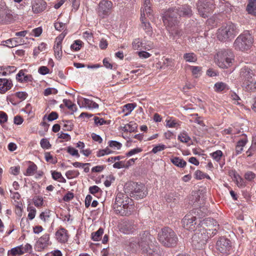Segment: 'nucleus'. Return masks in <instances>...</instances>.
Instances as JSON below:
<instances>
[{
    "instance_id": "1",
    "label": "nucleus",
    "mask_w": 256,
    "mask_h": 256,
    "mask_svg": "<svg viewBox=\"0 0 256 256\" xmlns=\"http://www.w3.org/2000/svg\"><path fill=\"white\" fill-rule=\"evenodd\" d=\"M113 208L117 214L121 216H129L134 209L132 200L126 194L118 192L116 196Z\"/></svg>"
},
{
    "instance_id": "2",
    "label": "nucleus",
    "mask_w": 256,
    "mask_h": 256,
    "mask_svg": "<svg viewBox=\"0 0 256 256\" xmlns=\"http://www.w3.org/2000/svg\"><path fill=\"white\" fill-rule=\"evenodd\" d=\"M171 14L170 12H164L162 16L163 22L173 39L178 38L183 35L184 32L178 26V20Z\"/></svg>"
},
{
    "instance_id": "3",
    "label": "nucleus",
    "mask_w": 256,
    "mask_h": 256,
    "mask_svg": "<svg viewBox=\"0 0 256 256\" xmlns=\"http://www.w3.org/2000/svg\"><path fill=\"white\" fill-rule=\"evenodd\" d=\"M158 238L163 246L168 248L175 246L178 242V238L174 232L168 227L161 230L158 234Z\"/></svg>"
},
{
    "instance_id": "4",
    "label": "nucleus",
    "mask_w": 256,
    "mask_h": 256,
    "mask_svg": "<svg viewBox=\"0 0 256 256\" xmlns=\"http://www.w3.org/2000/svg\"><path fill=\"white\" fill-rule=\"evenodd\" d=\"M234 55L232 50L222 49L218 52L215 60L218 66L222 68L230 67L234 61Z\"/></svg>"
},
{
    "instance_id": "5",
    "label": "nucleus",
    "mask_w": 256,
    "mask_h": 256,
    "mask_svg": "<svg viewBox=\"0 0 256 256\" xmlns=\"http://www.w3.org/2000/svg\"><path fill=\"white\" fill-rule=\"evenodd\" d=\"M126 192L136 200L142 199L148 194L147 189L142 183L130 182L126 184L125 186Z\"/></svg>"
},
{
    "instance_id": "6",
    "label": "nucleus",
    "mask_w": 256,
    "mask_h": 256,
    "mask_svg": "<svg viewBox=\"0 0 256 256\" xmlns=\"http://www.w3.org/2000/svg\"><path fill=\"white\" fill-rule=\"evenodd\" d=\"M253 41V38L250 34L246 32L240 34L236 38L234 42V48L236 50L244 52L250 49Z\"/></svg>"
},
{
    "instance_id": "7",
    "label": "nucleus",
    "mask_w": 256,
    "mask_h": 256,
    "mask_svg": "<svg viewBox=\"0 0 256 256\" xmlns=\"http://www.w3.org/2000/svg\"><path fill=\"white\" fill-rule=\"evenodd\" d=\"M237 32L236 25L231 22L224 24L218 30L217 38L221 42H226L234 38Z\"/></svg>"
},
{
    "instance_id": "8",
    "label": "nucleus",
    "mask_w": 256,
    "mask_h": 256,
    "mask_svg": "<svg viewBox=\"0 0 256 256\" xmlns=\"http://www.w3.org/2000/svg\"><path fill=\"white\" fill-rule=\"evenodd\" d=\"M154 242L155 238L148 232L144 231L140 234L138 245L143 252H148L149 249L156 246Z\"/></svg>"
},
{
    "instance_id": "9",
    "label": "nucleus",
    "mask_w": 256,
    "mask_h": 256,
    "mask_svg": "<svg viewBox=\"0 0 256 256\" xmlns=\"http://www.w3.org/2000/svg\"><path fill=\"white\" fill-rule=\"evenodd\" d=\"M199 14L203 18H207L211 14L214 8L212 0H199L197 3Z\"/></svg>"
},
{
    "instance_id": "10",
    "label": "nucleus",
    "mask_w": 256,
    "mask_h": 256,
    "mask_svg": "<svg viewBox=\"0 0 256 256\" xmlns=\"http://www.w3.org/2000/svg\"><path fill=\"white\" fill-rule=\"evenodd\" d=\"M200 225L202 228V230L204 232L210 236H212L216 234V228L218 226L217 222L210 218H205L200 221Z\"/></svg>"
},
{
    "instance_id": "11",
    "label": "nucleus",
    "mask_w": 256,
    "mask_h": 256,
    "mask_svg": "<svg viewBox=\"0 0 256 256\" xmlns=\"http://www.w3.org/2000/svg\"><path fill=\"white\" fill-rule=\"evenodd\" d=\"M210 237L202 230H198L192 237V244L197 249H201L206 244L208 239Z\"/></svg>"
},
{
    "instance_id": "12",
    "label": "nucleus",
    "mask_w": 256,
    "mask_h": 256,
    "mask_svg": "<svg viewBox=\"0 0 256 256\" xmlns=\"http://www.w3.org/2000/svg\"><path fill=\"white\" fill-rule=\"evenodd\" d=\"M166 12H170L172 14V16H174L178 20V16H190L192 15V10L191 8L188 4H184L178 6L170 8Z\"/></svg>"
},
{
    "instance_id": "13",
    "label": "nucleus",
    "mask_w": 256,
    "mask_h": 256,
    "mask_svg": "<svg viewBox=\"0 0 256 256\" xmlns=\"http://www.w3.org/2000/svg\"><path fill=\"white\" fill-rule=\"evenodd\" d=\"M216 249L222 254L228 255L232 249V243L228 238H220L216 242Z\"/></svg>"
},
{
    "instance_id": "14",
    "label": "nucleus",
    "mask_w": 256,
    "mask_h": 256,
    "mask_svg": "<svg viewBox=\"0 0 256 256\" xmlns=\"http://www.w3.org/2000/svg\"><path fill=\"white\" fill-rule=\"evenodd\" d=\"M113 7L112 2L108 0H102L98 4V13L100 16L104 17L110 14Z\"/></svg>"
},
{
    "instance_id": "15",
    "label": "nucleus",
    "mask_w": 256,
    "mask_h": 256,
    "mask_svg": "<svg viewBox=\"0 0 256 256\" xmlns=\"http://www.w3.org/2000/svg\"><path fill=\"white\" fill-rule=\"evenodd\" d=\"M137 228V224L132 220L124 221L120 225V231L126 234H132Z\"/></svg>"
},
{
    "instance_id": "16",
    "label": "nucleus",
    "mask_w": 256,
    "mask_h": 256,
    "mask_svg": "<svg viewBox=\"0 0 256 256\" xmlns=\"http://www.w3.org/2000/svg\"><path fill=\"white\" fill-rule=\"evenodd\" d=\"M13 20L12 12L4 4L0 5V22L7 24Z\"/></svg>"
},
{
    "instance_id": "17",
    "label": "nucleus",
    "mask_w": 256,
    "mask_h": 256,
    "mask_svg": "<svg viewBox=\"0 0 256 256\" xmlns=\"http://www.w3.org/2000/svg\"><path fill=\"white\" fill-rule=\"evenodd\" d=\"M196 218L191 214H186L182 220L183 227L188 230H194L196 228Z\"/></svg>"
},
{
    "instance_id": "18",
    "label": "nucleus",
    "mask_w": 256,
    "mask_h": 256,
    "mask_svg": "<svg viewBox=\"0 0 256 256\" xmlns=\"http://www.w3.org/2000/svg\"><path fill=\"white\" fill-rule=\"evenodd\" d=\"M64 36H60L56 38L55 41V44L54 46V54L56 58L60 59L62 56V43Z\"/></svg>"
},
{
    "instance_id": "19",
    "label": "nucleus",
    "mask_w": 256,
    "mask_h": 256,
    "mask_svg": "<svg viewBox=\"0 0 256 256\" xmlns=\"http://www.w3.org/2000/svg\"><path fill=\"white\" fill-rule=\"evenodd\" d=\"M254 76V74L252 70L246 66H244L240 69V76L243 82L253 78Z\"/></svg>"
},
{
    "instance_id": "20",
    "label": "nucleus",
    "mask_w": 256,
    "mask_h": 256,
    "mask_svg": "<svg viewBox=\"0 0 256 256\" xmlns=\"http://www.w3.org/2000/svg\"><path fill=\"white\" fill-rule=\"evenodd\" d=\"M46 6V3L43 0H34L32 3V9L34 13L38 14L44 11Z\"/></svg>"
},
{
    "instance_id": "21",
    "label": "nucleus",
    "mask_w": 256,
    "mask_h": 256,
    "mask_svg": "<svg viewBox=\"0 0 256 256\" xmlns=\"http://www.w3.org/2000/svg\"><path fill=\"white\" fill-rule=\"evenodd\" d=\"M56 236L57 240L60 243H65L68 239V232L63 228H60L56 232Z\"/></svg>"
},
{
    "instance_id": "22",
    "label": "nucleus",
    "mask_w": 256,
    "mask_h": 256,
    "mask_svg": "<svg viewBox=\"0 0 256 256\" xmlns=\"http://www.w3.org/2000/svg\"><path fill=\"white\" fill-rule=\"evenodd\" d=\"M13 84L11 80L6 78H0V93L4 94L12 86Z\"/></svg>"
},
{
    "instance_id": "23",
    "label": "nucleus",
    "mask_w": 256,
    "mask_h": 256,
    "mask_svg": "<svg viewBox=\"0 0 256 256\" xmlns=\"http://www.w3.org/2000/svg\"><path fill=\"white\" fill-rule=\"evenodd\" d=\"M242 87L247 91H254L256 90V80L252 78L242 82Z\"/></svg>"
},
{
    "instance_id": "24",
    "label": "nucleus",
    "mask_w": 256,
    "mask_h": 256,
    "mask_svg": "<svg viewBox=\"0 0 256 256\" xmlns=\"http://www.w3.org/2000/svg\"><path fill=\"white\" fill-rule=\"evenodd\" d=\"M143 6L141 8V16H144L145 14L150 16L152 9L150 0H142Z\"/></svg>"
},
{
    "instance_id": "25",
    "label": "nucleus",
    "mask_w": 256,
    "mask_h": 256,
    "mask_svg": "<svg viewBox=\"0 0 256 256\" xmlns=\"http://www.w3.org/2000/svg\"><path fill=\"white\" fill-rule=\"evenodd\" d=\"M140 20L142 21V28L148 36H151L152 34V29L150 24L149 22L144 21L143 16H141Z\"/></svg>"
},
{
    "instance_id": "26",
    "label": "nucleus",
    "mask_w": 256,
    "mask_h": 256,
    "mask_svg": "<svg viewBox=\"0 0 256 256\" xmlns=\"http://www.w3.org/2000/svg\"><path fill=\"white\" fill-rule=\"evenodd\" d=\"M248 141L247 138H244L237 142L236 146V154L238 155L242 153L243 150V148L246 146Z\"/></svg>"
},
{
    "instance_id": "27",
    "label": "nucleus",
    "mask_w": 256,
    "mask_h": 256,
    "mask_svg": "<svg viewBox=\"0 0 256 256\" xmlns=\"http://www.w3.org/2000/svg\"><path fill=\"white\" fill-rule=\"evenodd\" d=\"M19 42H20L18 41V39L16 38H10L2 42L3 46H5L10 48L16 46H18Z\"/></svg>"
},
{
    "instance_id": "28",
    "label": "nucleus",
    "mask_w": 256,
    "mask_h": 256,
    "mask_svg": "<svg viewBox=\"0 0 256 256\" xmlns=\"http://www.w3.org/2000/svg\"><path fill=\"white\" fill-rule=\"evenodd\" d=\"M170 162L176 166L183 168L186 165V162L179 157H174L170 159Z\"/></svg>"
},
{
    "instance_id": "29",
    "label": "nucleus",
    "mask_w": 256,
    "mask_h": 256,
    "mask_svg": "<svg viewBox=\"0 0 256 256\" xmlns=\"http://www.w3.org/2000/svg\"><path fill=\"white\" fill-rule=\"evenodd\" d=\"M249 14L256 15V0H250L246 6Z\"/></svg>"
},
{
    "instance_id": "30",
    "label": "nucleus",
    "mask_w": 256,
    "mask_h": 256,
    "mask_svg": "<svg viewBox=\"0 0 256 256\" xmlns=\"http://www.w3.org/2000/svg\"><path fill=\"white\" fill-rule=\"evenodd\" d=\"M83 104L85 107L88 108H98V104L86 98H84Z\"/></svg>"
},
{
    "instance_id": "31",
    "label": "nucleus",
    "mask_w": 256,
    "mask_h": 256,
    "mask_svg": "<svg viewBox=\"0 0 256 256\" xmlns=\"http://www.w3.org/2000/svg\"><path fill=\"white\" fill-rule=\"evenodd\" d=\"M50 240V235L48 234H45L42 236L38 240V243L42 247H45L48 244Z\"/></svg>"
},
{
    "instance_id": "32",
    "label": "nucleus",
    "mask_w": 256,
    "mask_h": 256,
    "mask_svg": "<svg viewBox=\"0 0 256 256\" xmlns=\"http://www.w3.org/2000/svg\"><path fill=\"white\" fill-rule=\"evenodd\" d=\"M137 124L134 122H130L124 126L122 130L132 132H135Z\"/></svg>"
},
{
    "instance_id": "33",
    "label": "nucleus",
    "mask_w": 256,
    "mask_h": 256,
    "mask_svg": "<svg viewBox=\"0 0 256 256\" xmlns=\"http://www.w3.org/2000/svg\"><path fill=\"white\" fill-rule=\"evenodd\" d=\"M183 57L186 62H194L197 60L196 56L193 52L186 53Z\"/></svg>"
},
{
    "instance_id": "34",
    "label": "nucleus",
    "mask_w": 256,
    "mask_h": 256,
    "mask_svg": "<svg viewBox=\"0 0 256 256\" xmlns=\"http://www.w3.org/2000/svg\"><path fill=\"white\" fill-rule=\"evenodd\" d=\"M103 234L104 229L100 228L96 232L92 233V239L94 241H98L100 240Z\"/></svg>"
},
{
    "instance_id": "35",
    "label": "nucleus",
    "mask_w": 256,
    "mask_h": 256,
    "mask_svg": "<svg viewBox=\"0 0 256 256\" xmlns=\"http://www.w3.org/2000/svg\"><path fill=\"white\" fill-rule=\"evenodd\" d=\"M24 252L21 250L20 247H15L8 250V256H15L16 254L22 255Z\"/></svg>"
},
{
    "instance_id": "36",
    "label": "nucleus",
    "mask_w": 256,
    "mask_h": 256,
    "mask_svg": "<svg viewBox=\"0 0 256 256\" xmlns=\"http://www.w3.org/2000/svg\"><path fill=\"white\" fill-rule=\"evenodd\" d=\"M31 163V164H30L26 171V173L24 174L26 176H32L34 175V172L37 170V166L36 164H34V162H30Z\"/></svg>"
},
{
    "instance_id": "37",
    "label": "nucleus",
    "mask_w": 256,
    "mask_h": 256,
    "mask_svg": "<svg viewBox=\"0 0 256 256\" xmlns=\"http://www.w3.org/2000/svg\"><path fill=\"white\" fill-rule=\"evenodd\" d=\"M63 102L65 106L73 112L76 110L77 108L76 105L73 104L70 100L64 99L63 100Z\"/></svg>"
},
{
    "instance_id": "38",
    "label": "nucleus",
    "mask_w": 256,
    "mask_h": 256,
    "mask_svg": "<svg viewBox=\"0 0 256 256\" xmlns=\"http://www.w3.org/2000/svg\"><path fill=\"white\" fill-rule=\"evenodd\" d=\"M178 196L174 193H170L166 196V200L168 202H176L178 201Z\"/></svg>"
},
{
    "instance_id": "39",
    "label": "nucleus",
    "mask_w": 256,
    "mask_h": 256,
    "mask_svg": "<svg viewBox=\"0 0 256 256\" xmlns=\"http://www.w3.org/2000/svg\"><path fill=\"white\" fill-rule=\"evenodd\" d=\"M108 146L114 150H118L122 146V144L116 140H110L108 142Z\"/></svg>"
},
{
    "instance_id": "40",
    "label": "nucleus",
    "mask_w": 256,
    "mask_h": 256,
    "mask_svg": "<svg viewBox=\"0 0 256 256\" xmlns=\"http://www.w3.org/2000/svg\"><path fill=\"white\" fill-rule=\"evenodd\" d=\"M79 172L76 170H68L66 173V176L68 179H72L77 177L79 175Z\"/></svg>"
},
{
    "instance_id": "41",
    "label": "nucleus",
    "mask_w": 256,
    "mask_h": 256,
    "mask_svg": "<svg viewBox=\"0 0 256 256\" xmlns=\"http://www.w3.org/2000/svg\"><path fill=\"white\" fill-rule=\"evenodd\" d=\"M178 139L182 142H188L190 140V137L186 132L180 133L178 136Z\"/></svg>"
},
{
    "instance_id": "42",
    "label": "nucleus",
    "mask_w": 256,
    "mask_h": 256,
    "mask_svg": "<svg viewBox=\"0 0 256 256\" xmlns=\"http://www.w3.org/2000/svg\"><path fill=\"white\" fill-rule=\"evenodd\" d=\"M211 155L214 160H216V162H218L221 159V158L222 156V152L221 150H218L211 154Z\"/></svg>"
},
{
    "instance_id": "43",
    "label": "nucleus",
    "mask_w": 256,
    "mask_h": 256,
    "mask_svg": "<svg viewBox=\"0 0 256 256\" xmlns=\"http://www.w3.org/2000/svg\"><path fill=\"white\" fill-rule=\"evenodd\" d=\"M226 84L222 82H216V84H215L214 87L215 91L217 92H221L224 90V88L226 87Z\"/></svg>"
},
{
    "instance_id": "44",
    "label": "nucleus",
    "mask_w": 256,
    "mask_h": 256,
    "mask_svg": "<svg viewBox=\"0 0 256 256\" xmlns=\"http://www.w3.org/2000/svg\"><path fill=\"white\" fill-rule=\"evenodd\" d=\"M74 125L70 120H66L63 126V130L65 131H70L73 128Z\"/></svg>"
},
{
    "instance_id": "45",
    "label": "nucleus",
    "mask_w": 256,
    "mask_h": 256,
    "mask_svg": "<svg viewBox=\"0 0 256 256\" xmlns=\"http://www.w3.org/2000/svg\"><path fill=\"white\" fill-rule=\"evenodd\" d=\"M67 152L72 156H74L76 158L80 157L78 150L72 146H68L67 148Z\"/></svg>"
},
{
    "instance_id": "46",
    "label": "nucleus",
    "mask_w": 256,
    "mask_h": 256,
    "mask_svg": "<svg viewBox=\"0 0 256 256\" xmlns=\"http://www.w3.org/2000/svg\"><path fill=\"white\" fill-rule=\"evenodd\" d=\"M82 42L80 40H76L74 41V42L70 46V48L76 51H78L80 50L82 46Z\"/></svg>"
},
{
    "instance_id": "47",
    "label": "nucleus",
    "mask_w": 256,
    "mask_h": 256,
    "mask_svg": "<svg viewBox=\"0 0 256 256\" xmlns=\"http://www.w3.org/2000/svg\"><path fill=\"white\" fill-rule=\"evenodd\" d=\"M256 176V175L254 172L251 171H248L245 173L244 177L246 180L248 181H252L254 179Z\"/></svg>"
},
{
    "instance_id": "48",
    "label": "nucleus",
    "mask_w": 256,
    "mask_h": 256,
    "mask_svg": "<svg viewBox=\"0 0 256 256\" xmlns=\"http://www.w3.org/2000/svg\"><path fill=\"white\" fill-rule=\"evenodd\" d=\"M40 144L41 146L44 149H48L51 146L49 141L46 138L42 139Z\"/></svg>"
},
{
    "instance_id": "49",
    "label": "nucleus",
    "mask_w": 256,
    "mask_h": 256,
    "mask_svg": "<svg viewBox=\"0 0 256 256\" xmlns=\"http://www.w3.org/2000/svg\"><path fill=\"white\" fill-rule=\"evenodd\" d=\"M135 106L134 104H128L124 106V110H126L128 112L125 114L126 116H128L130 114L134 109Z\"/></svg>"
},
{
    "instance_id": "50",
    "label": "nucleus",
    "mask_w": 256,
    "mask_h": 256,
    "mask_svg": "<svg viewBox=\"0 0 256 256\" xmlns=\"http://www.w3.org/2000/svg\"><path fill=\"white\" fill-rule=\"evenodd\" d=\"M234 178L238 186H244V180L238 174H234Z\"/></svg>"
},
{
    "instance_id": "51",
    "label": "nucleus",
    "mask_w": 256,
    "mask_h": 256,
    "mask_svg": "<svg viewBox=\"0 0 256 256\" xmlns=\"http://www.w3.org/2000/svg\"><path fill=\"white\" fill-rule=\"evenodd\" d=\"M50 217V212L46 211L44 212H42L40 215V218L44 222L48 221Z\"/></svg>"
},
{
    "instance_id": "52",
    "label": "nucleus",
    "mask_w": 256,
    "mask_h": 256,
    "mask_svg": "<svg viewBox=\"0 0 256 256\" xmlns=\"http://www.w3.org/2000/svg\"><path fill=\"white\" fill-rule=\"evenodd\" d=\"M166 148V146L165 145H164L163 144H160L158 146H154L152 150V152H153L154 154H156L158 152L163 150Z\"/></svg>"
},
{
    "instance_id": "53",
    "label": "nucleus",
    "mask_w": 256,
    "mask_h": 256,
    "mask_svg": "<svg viewBox=\"0 0 256 256\" xmlns=\"http://www.w3.org/2000/svg\"><path fill=\"white\" fill-rule=\"evenodd\" d=\"M142 43L140 40V38H136L132 42V48L134 50H138L140 46H142Z\"/></svg>"
},
{
    "instance_id": "54",
    "label": "nucleus",
    "mask_w": 256,
    "mask_h": 256,
    "mask_svg": "<svg viewBox=\"0 0 256 256\" xmlns=\"http://www.w3.org/2000/svg\"><path fill=\"white\" fill-rule=\"evenodd\" d=\"M101 191L100 188L97 186H94L89 188V192L92 194H95Z\"/></svg>"
},
{
    "instance_id": "55",
    "label": "nucleus",
    "mask_w": 256,
    "mask_h": 256,
    "mask_svg": "<svg viewBox=\"0 0 256 256\" xmlns=\"http://www.w3.org/2000/svg\"><path fill=\"white\" fill-rule=\"evenodd\" d=\"M8 116L4 112H0V124H3L8 120Z\"/></svg>"
},
{
    "instance_id": "56",
    "label": "nucleus",
    "mask_w": 256,
    "mask_h": 256,
    "mask_svg": "<svg viewBox=\"0 0 256 256\" xmlns=\"http://www.w3.org/2000/svg\"><path fill=\"white\" fill-rule=\"evenodd\" d=\"M156 247L154 246L152 248L149 249L148 252H145L144 253L147 254L149 256H160L158 252H156Z\"/></svg>"
},
{
    "instance_id": "57",
    "label": "nucleus",
    "mask_w": 256,
    "mask_h": 256,
    "mask_svg": "<svg viewBox=\"0 0 256 256\" xmlns=\"http://www.w3.org/2000/svg\"><path fill=\"white\" fill-rule=\"evenodd\" d=\"M126 166L125 162L124 161H120L118 162H115L113 164V168H126Z\"/></svg>"
},
{
    "instance_id": "58",
    "label": "nucleus",
    "mask_w": 256,
    "mask_h": 256,
    "mask_svg": "<svg viewBox=\"0 0 256 256\" xmlns=\"http://www.w3.org/2000/svg\"><path fill=\"white\" fill-rule=\"evenodd\" d=\"M58 114L56 112H52L50 113L47 117V120L48 121H52L56 120L58 118Z\"/></svg>"
},
{
    "instance_id": "59",
    "label": "nucleus",
    "mask_w": 256,
    "mask_h": 256,
    "mask_svg": "<svg viewBox=\"0 0 256 256\" xmlns=\"http://www.w3.org/2000/svg\"><path fill=\"white\" fill-rule=\"evenodd\" d=\"M142 151V148H136L132 150H131L130 152L126 154V156H130L134 154L139 153Z\"/></svg>"
},
{
    "instance_id": "60",
    "label": "nucleus",
    "mask_w": 256,
    "mask_h": 256,
    "mask_svg": "<svg viewBox=\"0 0 256 256\" xmlns=\"http://www.w3.org/2000/svg\"><path fill=\"white\" fill-rule=\"evenodd\" d=\"M38 72L40 74L42 75H45L49 73V69L45 66H42L39 68Z\"/></svg>"
},
{
    "instance_id": "61",
    "label": "nucleus",
    "mask_w": 256,
    "mask_h": 256,
    "mask_svg": "<svg viewBox=\"0 0 256 256\" xmlns=\"http://www.w3.org/2000/svg\"><path fill=\"white\" fill-rule=\"evenodd\" d=\"M16 96L21 100H24L27 97V94L24 92H18L16 93Z\"/></svg>"
},
{
    "instance_id": "62",
    "label": "nucleus",
    "mask_w": 256,
    "mask_h": 256,
    "mask_svg": "<svg viewBox=\"0 0 256 256\" xmlns=\"http://www.w3.org/2000/svg\"><path fill=\"white\" fill-rule=\"evenodd\" d=\"M58 92L56 89L54 88H47L45 90L44 94L45 96H48L52 94H56Z\"/></svg>"
},
{
    "instance_id": "63",
    "label": "nucleus",
    "mask_w": 256,
    "mask_h": 256,
    "mask_svg": "<svg viewBox=\"0 0 256 256\" xmlns=\"http://www.w3.org/2000/svg\"><path fill=\"white\" fill-rule=\"evenodd\" d=\"M190 69L194 75H198L202 70V68L198 66H191Z\"/></svg>"
},
{
    "instance_id": "64",
    "label": "nucleus",
    "mask_w": 256,
    "mask_h": 256,
    "mask_svg": "<svg viewBox=\"0 0 256 256\" xmlns=\"http://www.w3.org/2000/svg\"><path fill=\"white\" fill-rule=\"evenodd\" d=\"M194 176L195 178L198 180H202L206 176V175L200 170L196 171Z\"/></svg>"
}]
</instances>
